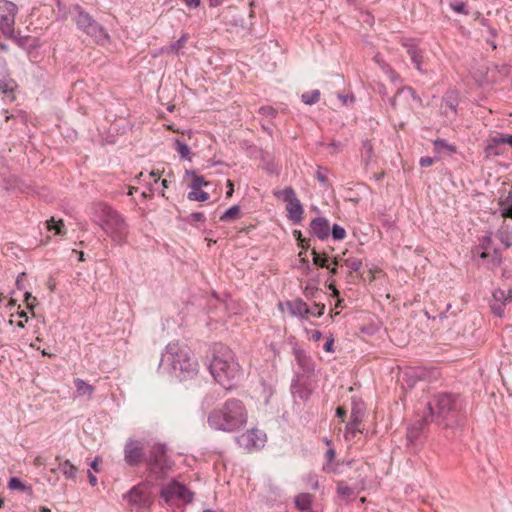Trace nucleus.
<instances>
[{"instance_id":"1","label":"nucleus","mask_w":512,"mask_h":512,"mask_svg":"<svg viewBox=\"0 0 512 512\" xmlns=\"http://www.w3.org/2000/svg\"><path fill=\"white\" fill-rule=\"evenodd\" d=\"M161 366H168L171 373L180 380L193 378L199 371L198 361L190 348L178 340L166 345L160 361Z\"/></svg>"},{"instance_id":"2","label":"nucleus","mask_w":512,"mask_h":512,"mask_svg":"<svg viewBox=\"0 0 512 512\" xmlns=\"http://www.w3.org/2000/svg\"><path fill=\"white\" fill-rule=\"evenodd\" d=\"M210 373L224 388H231L242 376V369L234 352L227 346H215V354L210 362Z\"/></svg>"},{"instance_id":"3","label":"nucleus","mask_w":512,"mask_h":512,"mask_svg":"<svg viewBox=\"0 0 512 512\" xmlns=\"http://www.w3.org/2000/svg\"><path fill=\"white\" fill-rule=\"evenodd\" d=\"M248 412L241 400L229 399L208 415L209 426L217 431L234 432L247 423Z\"/></svg>"},{"instance_id":"4","label":"nucleus","mask_w":512,"mask_h":512,"mask_svg":"<svg viewBox=\"0 0 512 512\" xmlns=\"http://www.w3.org/2000/svg\"><path fill=\"white\" fill-rule=\"evenodd\" d=\"M94 221L114 241L121 243L127 236V225L122 216L105 203L94 205Z\"/></svg>"},{"instance_id":"5","label":"nucleus","mask_w":512,"mask_h":512,"mask_svg":"<svg viewBox=\"0 0 512 512\" xmlns=\"http://www.w3.org/2000/svg\"><path fill=\"white\" fill-rule=\"evenodd\" d=\"M429 416L424 417L423 422L445 423L452 417L457 409L456 398L449 393H440L434 396L433 400L427 403Z\"/></svg>"},{"instance_id":"6","label":"nucleus","mask_w":512,"mask_h":512,"mask_svg":"<svg viewBox=\"0 0 512 512\" xmlns=\"http://www.w3.org/2000/svg\"><path fill=\"white\" fill-rule=\"evenodd\" d=\"M75 10L77 11L75 23L78 29L92 37L97 43H105L109 40L108 33L89 13L85 12L78 5L75 7Z\"/></svg>"},{"instance_id":"7","label":"nucleus","mask_w":512,"mask_h":512,"mask_svg":"<svg viewBox=\"0 0 512 512\" xmlns=\"http://www.w3.org/2000/svg\"><path fill=\"white\" fill-rule=\"evenodd\" d=\"M273 194L277 198H282L287 203L286 211L288 219L294 224H299L303 219L304 210L293 188L286 187L282 190L274 191Z\"/></svg>"},{"instance_id":"8","label":"nucleus","mask_w":512,"mask_h":512,"mask_svg":"<svg viewBox=\"0 0 512 512\" xmlns=\"http://www.w3.org/2000/svg\"><path fill=\"white\" fill-rule=\"evenodd\" d=\"M18 13L16 4L9 0H0V30L7 38L15 34V18Z\"/></svg>"},{"instance_id":"9","label":"nucleus","mask_w":512,"mask_h":512,"mask_svg":"<svg viewBox=\"0 0 512 512\" xmlns=\"http://www.w3.org/2000/svg\"><path fill=\"white\" fill-rule=\"evenodd\" d=\"M161 497L166 503H174L177 501L190 503L193 500V493L185 485L176 480H172L162 488Z\"/></svg>"},{"instance_id":"10","label":"nucleus","mask_w":512,"mask_h":512,"mask_svg":"<svg viewBox=\"0 0 512 512\" xmlns=\"http://www.w3.org/2000/svg\"><path fill=\"white\" fill-rule=\"evenodd\" d=\"M148 464L153 473L164 474L171 469L172 462L166 455L164 444L156 443L153 445Z\"/></svg>"},{"instance_id":"11","label":"nucleus","mask_w":512,"mask_h":512,"mask_svg":"<svg viewBox=\"0 0 512 512\" xmlns=\"http://www.w3.org/2000/svg\"><path fill=\"white\" fill-rule=\"evenodd\" d=\"M238 444L247 451L259 450L266 443V434L256 428L247 430L237 437Z\"/></svg>"},{"instance_id":"12","label":"nucleus","mask_w":512,"mask_h":512,"mask_svg":"<svg viewBox=\"0 0 512 512\" xmlns=\"http://www.w3.org/2000/svg\"><path fill=\"white\" fill-rule=\"evenodd\" d=\"M144 457V449L139 441L129 439L124 447V459L130 466L138 465Z\"/></svg>"},{"instance_id":"13","label":"nucleus","mask_w":512,"mask_h":512,"mask_svg":"<svg viewBox=\"0 0 512 512\" xmlns=\"http://www.w3.org/2000/svg\"><path fill=\"white\" fill-rule=\"evenodd\" d=\"M124 498L128 500L131 505L142 506L149 501V495L144 485L134 486L129 490Z\"/></svg>"},{"instance_id":"14","label":"nucleus","mask_w":512,"mask_h":512,"mask_svg":"<svg viewBox=\"0 0 512 512\" xmlns=\"http://www.w3.org/2000/svg\"><path fill=\"white\" fill-rule=\"evenodd\" d=\"M491 237L486 236L482 239L481 248L482 251L479 254L480 258L482 259H489V263L492 266H498L501 263V256L499 252L496 249H493L491 251Z\"/></svg>"},{"instance_id":"15","label":"nucleus","mask_w":512,"mask_h":512,"mask_svg":"<svg viewBox=\"0 0 512 512\" xmlns=\"http://www.w3.org/2000/svg\"><path fill=\"white\" fill-rule=\"evenodd\" d=\"M403 46L406 48L408 55L411 58L415 68L422 72V64H423V56L422 51L418 48V46L412 41L407 40L403 42Z\"/></svg>"},{"instance_id":"16","label":"nucleus","mask_w":512,"mask_h":512,"mask_svg":"<svg viewBox=\"0 0 512 512\" xmlns=\"http://www.w3.org/2000/svg\"><path fill=\"white\" fill-rule=\"evenodd\" d=\"M311 230L315 236L324 240L328 238L330 234V225L325 218L317 217L311 222Z\"/></svg>"},{"instance_id":"17","label":"nucleus","mask_w":512,"mask_h":512,"mask_svg":"<svg viewBox=\"0 0 512 512\" xmlns=\"http://www.w3.org/2000/svg\"><path fill=\"white\" fill-rule=\"evenodd\" d=\"M188 39L189 35L187 33H183L182 36L176 42L171 43L169 46L162 47L160 49V53L179 55L181 50L185 47Z\"/></svg>"},{"instance_id":"18","label":"nucleus","mask_w":512,"mask_h":512,"mask_svg":"<svg viewBox=\"0 0 512 512\" xmlns=\"http://www.w3.org/2000/svg\"><path fill=\"white\" fill-rule=\"evenodd\" d=\"M499 141L500 138L498 136L491 137L486 141L485 154L487 157L500 156L504 153L502 144Z\"/></svg>"},{"instance_id":"19","label":"nucleus","mask_w":512,"mask_h":512,"mask_svg":"<svg viewBox=\"0 0 512 512\" xmlns=\"http://www.w3.org/2000/svg\"><path fill=\"white\" fill-rule=\"evenodd\" d=\"M400 98H404L405 100L411 99L418 103L421 102V99L416 95L415 91L410 87H403L397 91L395 97L391 100V105L395 109L398 107V101Z\"/></svg>"},{"instance_id":"20","label":"nucleus","mask_w":512,"mask_h":512,"mask_svg":"<svg viewBox=\"0 0 512 512\" xmlns=\"http://www.w3.org/2000/svg\"><path fill=\"white\" fill-rule=\"evenodd\" d=\"M290 313L293 316L300 318H307L310 314V308L308 305L301 299L295 300L292 303H289Z\"/></svg>"},{"instance_id":"21","label":"nucleus","mask_w":512,"mask_h":512,"mask_svg":"<svg viewBox=\"0 0 512 512\" xmlns=\"http://www.w3.org/2000/svg\"><path fill=\"white\" fill-rule=\"evenodd\" d=\"M433 144L435 151L439 154L451 156L456 153V147L447 143L444 139L438 138Z\"/></svg>"},{"instance_id":"22","label":"nucleus","mask_w":512,"mask_h":512,"mask_svg":"<svg viewBox=\"0 0 512 512\" xmlns=\"http://www.w3.org/2000/svg\"><path fill=\"white\" fill-rule=\"evenodd\" d=\"M374 158V147L370 140H365L362 143L361 159L365 166H368Z\"/></svg>"},{"instance_id":"23","label":"nucleus","mask_w":512,"mask_h":512,"mask_svg":"<svg viewBox=\"0 0 512 512\" xmlns=\"http://www.w3.org/2000/svg\"><path fill=\"white\" fill-rule=\"evenodd\" d=\"M74 384L79 396L87 395L88 397H91L94 393L95 388L83 379H75Z\"/></svg>"},{"instance_id":"24","label":"nucleus","mask_w":512,"mask_h":512,"mask_svg":"<svg viewBox=\"0 0 512 512\" xmlns=\"http://www.w3.org/2000/svg\"><path fill=\"white\" fill-rule=\"evenodd\" d=\"M362 420L359 419L357 416L351 417L350 421L346 425V431H345V437L348 439L350 437H355L356 433L361 432L360 425Z\"/></svg>"},{"instance_id":"25","label":"nucleus","mask_w":512,"mask_h":512,"mask_svg":"<svg viewBox=\"0 0 512 512\" xmlns=\"http://www.w3.org/2000/svg\"><path fill=\"white\" fill-rule=\"evenodd\" d=\"M313 496L309 493L299 494L295 498V504L300 510H309L311 507Z\"/></svg>"},{"instance_id":"26","label":"nucleus","mask_w":512,"mask_h":512,"mask_svg":"<svg viewBox=\"0 0 512 512\" xmlns=\"http://www.w3.org/2000/svg\"><path fill=\"white\" fill-rule=\"evenodd\" d=\"M185 174L192 177V183L190 185L192 190H199L202 186H207L208 182L205 181L203 176H199L195 171L186 170Z\"/></svg>"},{"instance_id":"27","label":"nucleus","mask_w":512,"mask_h":512,"mask_svg":"<svg viewBox=\"0 0 512 512\" xmlns=\"http://www.w3.org/2000/svg\"><path fill=\"white\" fill-rule=\"evenodd\" d=\"M59 469L66 478L75 479L77 468L69 460L60 463Z\"/></svg>"},{"instance_id":"28","label":"nucleus","mask_w":512,"mask_h":512,"mask_svg":"<svg viewBox=\"0 0 512 512\" xmlns=\"http://www.w3.org/2000/svg\"><path fill=\"white\" fill-rule=\"evenodd\" d=\"M174 144H175V149L178 152L179 156L182 159L191 161L190 148L184 142L180 141L179 139H175Z\"/></svg>"},{"instance_id":"29","label":"nucleus","mask_w":512,"mask_h":512,"mask_svg":"<svg viewBox=\"0 0 512 512\" xmlns=\"http://www.w3.org/2000/svg\"><path fill=\"white\" fill-rule=\"evenodd\" d=\"M47 229L53 231L57 235H63L65 233L63 220L55 221L54 218L47 220Z\"/></svg>"},{"instance_id":"30","label":"nucleus","mask_w":512,"mask_h":512,"mask_svg":"<svg viewBox=\"0 0 512 512\" xmlns=\"http://www.w3.org/2000/svg\"><path fill=\"white\" fill-rule=\"evenodd\" d=\"M337 492L345 500H349L351 497L355 496L354 489L347 486L344 482L338 483Z\"/></svg>"},{"instance_id":"31","label":"nucleus","mask_w":512,"mask_h":512,"mask_svg":"<svg viewBox=\"0 0 512 512\" xmlns=\"http://www.w3.org/2000/svg\"><path fill=\"white\" fill-rule=\"evenodd\" d=\"M301 98H302V101L307 105L315 104L320 99V91L312 90V91L303 93Z\"/></svg>"},{"instance_id":"32","label":"nucleus","mask_w":512,"mask_h":512,"mask_svg":"<svg viewBox=\"0 0 512 512\" xmlns=\"http://www.w3.org/2000/svg\"><path fill=\"white\" fill-rule=\"evenodd\" d=\"M335 456H336L335 449L333 447H330L325 453V458H326L327 463L324 464V466H323L324 471H326V472L335 471V468L332 465V462L334 461Z\"/></svg>"},{"instance_id":"33","label":"nucleus","mask_w":512,"mask_h":512,"mask_svg":"<svg viewBox=\"0 0 512 512\" xmlns=\"http://www.w3.org/2000/svg\"><path fill=\"white\" fill-rule=\"evenodd\" d=\"M240 216V207L238 205H234L227 209L222 216L220 217L221 221H228L231 219H236Z\"/></svg>"},{"instance_id":"34","label":"nucleus","mask_w":512,"mask_h":512,"mask_svg":"<svg viewBox=\"0 0 512 512\" xmlns=\"http://www.w3.org/2000/svg\"><path fill=\"white\" fill-rule=\"evenodd\" d=\"M187 198L191 201L204 202L209 199V194L202 190H192L188 193Z\"/></svg>"},{"instance_id":"35","label":"nucleus","mask_w":512,"mask_h":512,"mask_svg":"<svg viewBox=\"0 0 512 512\" xmlns=\"http://www.w3.org/2000/svg\"><path fill=\"white\" fill-rule=\"evenodd\" d=\"M353 407L351 411V417H358L359 419L363 420V416L365 414V406L364 403L361 401L353 400L352 402Z\"/></svg>"},{"instance_id":"36","label":"nucleus","mask_w":512,"mask_h":512,"mask_svg":"<svg viewBox=\"0 0 512 512\" xmlns=\"http://www.w3.org/2000/svg\"><path fill=\"white\" fill-rule=\"evenodd\" d=\"M344 265L349 268L350 272H357L362 267V260L359 258H347L344 260Z\"/></svg>"},{"instance_id":"37","label":"nucleus","mask_w":512,"mask_h":512,"mask_svg":"<svg viewBox=\"0 0 512 512\" xmlns=\"http://www.w3.org/2000/svg\"><path fill=\"white\" fill-rule=\"evenodd\" d=\"M313 263L322 268H329L328 258L320 255L315 249L312 250Z\"/></svg>"},{"instance_id":"38","label":"nucleus","mask_w":512,"mask_h":512,"mask_svg":"<svg viewBox=\"0 0 512 512\" xmlns=\"http://www.w3.org/2000/svg\"><path fill=\"white\" fill-rule=\"evenodd\" d=\"M8 488L11 490L26 491L28 487L17 477H12L8 482Z\"/></svg>"},{"instance_id":"39","label":"nucleus","mask_w":512,"mask_h":512,"mask_svg":"<svg viewBox=\"0 0 512 512\" xmlns=\"http://www.w3.org/2000/svg\"><path fill=\"white\" fill-rule=\"evenodd\" d=\"M450 7L456 13L463 14V15L469 14V11L466 8V4L464 2H460V1L451 2Z\"/></svg>"},{"instance_id":"40","label":"nucleus","mask_w":512,"mask_h":512,"mask_svg":"<svg viewBox=\"0 0 512 512\" xmlns=\"http://www.w3.org/2000/svg\"><path fill=\"white\" fill-rule=\"evenodd\" d=\"M14 90L13 80H0V92L3 94H12Z\"/></svg>"},{"instance_id":"41","label":"nucleus","mask_w":512,"mask_h":512,"mask_svg":"<svg viewBox=\"0 0 512 512\" xmlns=\"http://www.w3.org/2000/svg\"><path fill=\"white\" fill-rule=\"evenodd\" d=\"M330 230L332 231V235L335 240H342L346 237L345 229L337 224H334Z\"/></svg>"},{"instance_id":"42","label":"nucleus","mask_w":512,"mask_h":512,"mask_svg":"<svg viewBox=\"0 0 512 512\" xmlns=\"http://www.w3.org/2000/svg\"><path fill=\"white\" fill-rule=\"evenodd\" d=\"M512 211V191H509L504 200L501 201V213Z\"/></svg>"},{"instance_id":"43","label":"nucleus","mask_w":512,"mask_h":512,"mask_svg":"<svg viewBox=\"0 0 512 512\" xmlns=\"http://www.w3.org/2000/svg\"><path fill=\"white\" fill-rule=\"evenodd\" d=\"M315 176L321 184H323V185L327 184V170L326 169H324L322 167H318Z\"/></svg>"},{"instance_id":"44","label":"nucleus","mask_w":512,"mask_h":512,"mask_svg":"<svg viewBox=\"0 0 512 512\" xmlns=\"http://www.w3.org/2000/svg\"><path fill=\"white\" fill-rule=\"evenodd\" d=\"M324 309H325V306L323 304H315L310 309L309 315H312L314 317H321L324 314Z\"/></svg>"},{"instance_id":"45","label":"nucleus","mask_w":512,"mask_h":512,"mask_svg":"<svg viewBox=\"0 0 512 512\" xmlns=\"http://www.w3.org/2000/svg\"><path fill=\"white\" fill-rule=\"evenodd\" d=\"M493 297L495 301H499L502 304H504L506 301H508V296L505 294V291L501 289H497L493 292Z\"/></svg>"},{"instance_id":"46","label":"nucleus","mask_w":512,"mask_h":512,"mask_svg":"<svg viewBox=\"0 0 512 512\" xmlns=\"http://www.w3.org/2000/svg\"><path fill=\"white\" fill-rule=\"evenodd\" d=\"M306 333L310 340H313L315 342L319 341L322 337V333L319 330L313 329V330H306Z\"/></svg>"},{"instance_id":"47","label":"nucleus","mask_w":512,"mask_h":512,"mask_svg":"<svg viewBox=\"0 0 512 512\" xmlns=\"http://www.w3.org/2000/svg\"><path fill=\"white\" fill-rule=\"evenodd\" d=\"M24 297H25V302L27 304V307L29 309H32L36 303V298L34 296H32V294L30 292H25Z\"/></svg>"},{"instance_id":"48","label":"nucleus","mask_w":512,"mask_h":512,"mask_svg":"<svg viewBox=\"0 0 512 512\" xmlns=\"http://www.w3.org/2000/svg\"><path fill=\"white\" fill-rule=\"evenodd\" d=\"M500 138V141L502 145L504 144H508L509 146L512 147V134L511 135H508V134H502L500 136H498Z\"/></svg>"},{"instance_id":"49","label":"nucleus","mask_w":512,"mask_h":512,"mask_svg":"<svg viewBox=\"0 0 512 512\" xmlns=\"http://www.w3.org/2000/svg\"><path fill=\"white\" fill-rule=\"evenodd\" d=\"M433 163L434 159L431 157H422L419 162L420 166L423 168L430 167L431 165H433Z\"/></svg>"},{"instance_id":"50","label":"nucleus","mask_w":512,"mask_h":512,"mask_svg":"<svg viewBox=\"0 0 512 512\" xmlns=\"http://www.w3.org/2000/svg\"><path fill=\"white\" fill-rule=\"evenodd\" d=\"M492 311L498 317H502L504 314V310L501 305L494 304L492 306Z\"/></svg>"},{"instance_id":"51","label":"nucleus","mask_w":512,"mask_h":512,"mask_svg":"<svg viewBox=\"0 0 512 512\" xmlns=\"http://www.w3.org/2000/svg\"><path fill=\"white\" fill-rule=\"evenodd\" d=\"M190 218L192 221H204L205 220V216L201 212L191 213Z\"/></svg>"},{"instance_id":"52","label":"nucleus","mask_w":512,"mask_h":512,"mask_svg":"<svg viewBox=\"0 0 512 512\" xmlns=\"http://www.w3.org/2000/svg\"><path fill=\"white\" fill-rule=\"evenodd\" d=\"M329 148H332L335 152H339L342 149V143L339 141H332L328 144Z\"/></svg>"},{"instance_id":"53","label":"nucleus","mask_w":512,"mask_h":512,"mask_svg":"<svg viewBox=\"0 0 512 512\" xmlns=\"http://www.w3.org/2000/svg\"><path fill=\"white\" fill-rule=\"evenodd\" d=\"M333 344H334V339L331 337L324 344V350L326 352H332L333 351Z\"/></svg>"},{"instance_id":"54","label":"nucleus","mask_w":512,"mask_h":512,"mask_svg":"<svg viewBox=\"0 0 512 512\" xmlns=\"http://www.w3.org/2000/svg\"><path fill=\"white\" fill-rule=\"evenodd\" d=\"M227 192H226V196L229 198L233 195V192H234V184L231 180H227Z\"/></svg>"},{"instance_id":"55","label":"nucleus","mask_w":512,"mask_h":512,"mask_svg":"<svg viewBox=\"0 0 512 512\" xmlns=\"http://www.w3.org/2000/svg\"><path fill=\"white\" fill-rule=\"evenodd\" d=\"M44 464H45V461H44L43 457H42V456H40V455L36 456V457L34 458V460H33V465H34L35 467H40V466H42V465H44Z\"/></svg>"},{"instance_id":"56","label":"nucleus","mask_w":512,"mask_h":512,"mask_svg":"<svg viewBox=\"0 0 512 512\" xmlns=\"http://www.w3.org/2000/svg\"><path fill=\"white\" fill-rule=\"evenodd\" d=\"M184 2L190 8H197L200 5V0H184Z\"/></svg>"},{"instance_id":"57","label":"nucleus","mask_w":512,"mask_h":512,"mask_svg":"<svg viewBox=\"0 0 512 512\" xmlns=\"http://www.w3.org/2000/svg\"><path fill=\"white\" fill-rule=\"evenodd\" d=\"M337 265H338V258L335 257L333 259V266L332 267L329 266V268H327L332 276L337 273V268H336Z\"/></svg>"},{"instance_id":"58","label":"nucleus","mask_w":512,"mask_h":512,"mask_svg":"<svg viewBox=\"0 0 512 512\" xmlns=\"http://www.w3.org/2000/svg\"><path fill=\"white\" fill-rule=\"evenodd\" d=\"M25 276V273H21L20 275H18L17 279H16V286L19 290H22L23 289V284H22V278Z\"/></svg>"},{"instance_id":"59","label":"nucleus","mask_w":512,"mask_h":512,"mask_svg":"<svg viewBox=\"0 0 512 512\" xmlns=\"http://www.w3.org/2000/svg\"><path fill=\"white\" fill-rule=\"evenodd\" d=\"M336 415L337 417L344 419V417L346 416V410L343 407H338L336 409Z\"/></svg>"},{"instance_id":"60","label":"nucleus","mask_w":512,"mask_h":512,"mask_svg":"<svg viewBox=\"0 0 512 512\" xmlns=\"http://www.w3.org/2000/svg\"><path fill=\"white\" fill-rule=\"evenodd\" d=\"M389 73H390V78L392 81L400 80V76L395 71H393L391 68H389Z\"/></svg>"},{"instance_id":"61","label":"nucleus","mask_w":512,"mask_h":512,"mask_svg":"<svg viewBox=\"0 0 512 512\" xmlns=\"http://www.w3.org/2000/svg\"><path fill=\"white\" fill-rule=\"evenodd\" d=\"M88 478H89V483L92 485V486H95L97 484V477L95 475H93L92 473H88Z\"/></svg>"},{"instance_id":"62","label":"nucleus","mask_w":512,"mask_h":512,"mask_svg":"<svg viewBox=\"0 0 512 512\" xmlns=\"http://www.w3.org/2000/svg\"><path fill=\"white\" fill-rule=\"evenodd\" d=\"M223 2V0H209V5L211 7H217L219 5H221Z\"/></svg>"},{"instance_id":"63","label":"nucleus","mask_w":512,"mask_h":512,"mask_svg":"<svg viewBox=\"0 0 512 512\" xmlns=\"http://www.w3.org/2000/svg\"><path fill=\"white\" fill-rule=\"evenodd\" d=\"M27 321H28V317H26V319H24V320H20V321L16 322V326L19 328H24Z\"/></svg>"},{"instance_id":"64","label":"nucleus","mask_w":512,"mask_h":512,"mask_svg":"<svg viewBox=\"0 0 512 512\" xmlns=\"http://www.w3.org/2000/svg\"><path fill=\"white\" fill-rule=\"evenodd\" d=\"M415 438H416V434H414L412 430H409V432L407 434V439L409 441H413V439H415Z\"/></svg>"}]
</instances>
